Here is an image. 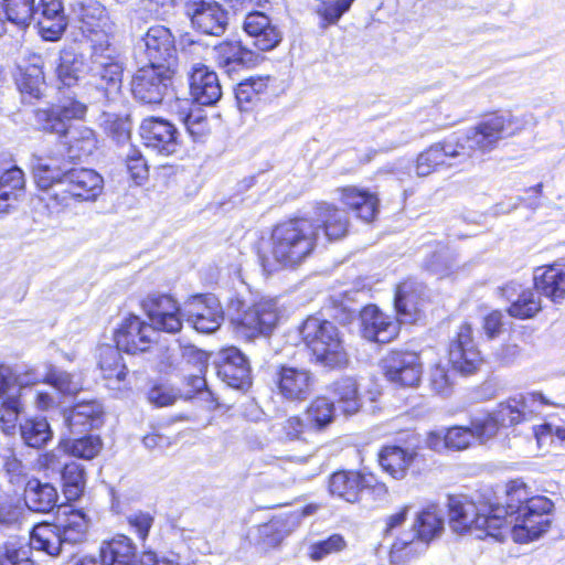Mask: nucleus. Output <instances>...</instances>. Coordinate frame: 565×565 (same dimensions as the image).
<instances>
[{"label": "nucleus", "mask_w": 565, "mask_h": 565, "mask_svg": "<svg viewBox=\"0 0 565 565\" xmlns=\"http://www.w3.org/2000/svg\"><path fill=\"white\" fill-rule=\"evenodd\" d=\"M87 114L88 105L76 96H66L33 111L35 129L55 136L60 148L35 156L31 168L39 207L47 216L64 213L72 204L95 202L104 191V178L95 169L64 167L85 161L98 149V136L93 128L72 125L85 121Z\"/></svg>", "instance_id": "nucleus-1"}, {"label": "nucleus", "mask_w": 565, "mask_h": 565, "mask_svg": "<svg viewBox=\"0 0 565 565\" xmlns=\"http://www.w3.org/2000/svg\"><path fill=\"white\" fill-rule=\"evenodd\" d=\"M313 216L292 214L257 235L253 252L265 273L299 268L316 254L320 233L327 242L334 243L351 232L352 223L347 211L333 202L316 201Z\"/></svg>", "instance_id": "nucleus-2"}, {"label": "nucleus", "mask_w": 565, "mask_h": 565, "mask_svg": "<svg viewBox=\"0 0 565 565\" xmlns=\"http://www.w3.org/2000/svg\"><path fill=\"white\" fill-rule=\"evenodd\" d=\"M554 502L545 495L532 494L530 486L522 479L507 481L501 515L509 521L512 540L527 544L546 534L553 523Z\"/></svg>", "instance_id": "nucleus-3"}, {"label": "nucleus", "mask_w": 565, "mask_h": 565, "mask_svg": "<svg viewBox=\"0 0 565 565\" xmlns=\"http://www.w3.org/2000/svg\"><path fill=\"white\" fill-rule=\"evenodd\" d=\"M298 339L315 363L332 370L349 365L350 358L341 330L319 313L309 315L301 321Z\"/></svg>", "instance_id": "nucleus-4"}, {"label": "nucleus", "mask_w": 565, "mask_h": 565, "mask_svg": "<svg viewBox=\"0 0 565 565\" xmlns=\"http://www.w3.org/2000/svg\"><path fill=\"white\" fill-rule=\"evenodd\" d=\"M524 128L521 118L508 109H489L467 132L458 137L467 158L486 154L497 149L502 140L519 135Z\"/></svg>", "instance_id": "nucleus-5"}, {"label": "nucleus", "mask_w": 565, "mask_h": 565, "mask_svg": "<svg viewBox=\"0 0 565 565\" xmlns=\"http://www.w3.org/2000/svg\"><path fill=\"white\" fill-rule=\"evenodd\" d=\"M501 504L489 507L488 512L476 511L473 503L454 502L449 504L448 522L458 534H472L477 539L492 537L502 541L508 533L509 521L500 514Z\"/></svg>", "instance_id": "nucleus-6"}, {"label": "nucleus", "mask_w": 565, "mask_h": 565, "mask_svg": "<svg viewBox=\"0 0 565 565\" xmlns=\"http://www.w3.org/2000/svg\"><path fill=\"white\" fill-rule=\"evenodd\" d=\"M327 488L331 497L348 503H359L365 495L380 499L388 492L386 483L366 469H338L329 476Z\"/></svg>", "instance_id": "nucleus-7"}, {"label": "nucleus", "mask_w": 565, "mask_h": 565, "mask_svg": "<svg viewBox=\"0 0 565 565\" xmlns=\"http://www.w3.org/2000/svg\"><path fill=\"white\" fill-rule=\"evenodd\" d=\"M280 310L274 299L262 298L248 306L242 305L230 323L236 334L253 340L269 335L278 326Z\"/></svg>", "instance_id": "nucleus-8"}, {"label": "nucleus", "mask_w": 565, "mask_h": 565, "mask_svg": "<svg viewBox=\"0 0 565 565\" xmlns=\"http://www.w3.org/2000/svg\"><path fill=\"white\" fill-rule=\"evenodd\" d=\"M114 347L127 355L151 353L159 345L153 326L135 312L125 315L111 332Z\"/></svg>", "instance_id": "nucleus-9"}, {"label": "nucleus", "mask_w": 565, "mask_h": 565, "mask_svg": "<svg viewBox=\"0 0 565 565\" xmlns=\"http://www.w3.org/2000/svg\"><path fill=\"white\" fill-rule=\"evenodd\" d=\"M446 356L448 366L462 377H470L480 372L486 356L475 338L473 326L462 321L449 340Z\"/></svg>", "instance_id": "nucleus-10"}, {"label": "nucleus", "mask_w": 565, "mask_h": 565, "mask_svg": "<svg viewBox=\"0 0 565 565\" xmlns=\"http://www.w3.org/2000/svg\"><path fill=\"white\" fill-rule=\"evenodd\" d=\"M387 382L396 387L417 388L422 384L424 364L420 352L407 348L391 349L380 362Z\"/></svg>", "instance_id": "nucleus-11"}, {"label": "nucleus", "mask_w": 565, "mask_h": 565, "mask_svg": "<svg viewBox=\"0 0 565 565\" xmlns=\"http://www.w3.org/2000/svg\"><path fill=\"white\" fill-rule=\"evenodd\" d=\"M178 71L147 63L138 67L130 79V90L141 104L159 105L163 102Z\"/></svg>", "instance_id": "nucleus-12"}, {"label": "nucleus", "mask_w": 565, "mask_h": 565, "mask_svg": "<svg viewBox=\"0 0 565 565\" xmlns=\"http://www.w3.org/2000/svg\"><path fill=\"white\" fill-rule=\"evenodd\" d=\"M139 306L157 333L178 334L182 331L183 309L179 300L171 294H149L140 299Z\"/></svg>", "instance_id": "nucleus-13"}, {"label": "nucleus", "mask_w": 565, "mask_h": 565, "mask_svg": "<svg viewBox=\"0 0 565 565\" xmlns=\"http://www.w3.org/2000/svg\"><path fill=\"white\" fill-rule=\"evenodd\" d=\"M273 393L282 403L298 406L306 402L315 391V376L306 367L279 364L271 379Z\"/></svg>", "instance_id": "nucleus-14"}, {"label": "nucleus", "mask_w": 565, "mask_h": 565, "mask_svg": "<svg viewBox=\"0 0 565 565\" xmlns=\"http://www.w3.org/2000/svg\"><path fill=\"white\" fill-rule=\"evenodd\" d=\"M78 22L82 34L90 42L94 52H103L110 46L116 25L105 6L95 0L81 3Z\"/></svg>", "instance_id": "nucleus-15"}, {"label": "nucleus", "mask_w": 565, "mask_h": 565, "mask_svg": "<svg viewBox=\"0 0 565 565\" xmlns=\"http://www.w3.org/2000/svg\"><path fill=\"white\" fill-rule=\"evenodd\" d=\"M359 332L370 343L386 345L395 342L402 332V326L395 318L375 303H367L359 311Z\"/></svg>", "instance_id": "nucleus-16"}, {"label": "nucleus", "mask_w": 565, "mask_h": 565, "mask_svg": "<svg viewBox=\"0 0 565 565\" xmlns=\"http://www.w3.org/2000/svg\"><path fill=\"white\" fill-rule=\"evenodd\" d=\"M524 420V411L508 401L500 403L494 411L472 418L469 427L475 443L483 445L494 439L503 428L514 427Z\"/></svg>", "instance_id": "nucleus-17"}, {"label": "nucleus", "mask_w": 565, "mask_h": 565, "mask_svg": "<svg viewBox=\"0 0 565 565\" xmlns=\"http://www.w3.org/2000/svg\"><path fill=\"white\" fill-rule=\"evenodd\" d=\"M142 145L162 157H172L182 148V139L178 128L169 120L148 116L139 126Z\"/></svg>", "instance_id": "nucleus-18"}, {"label": "nucleus", "mask_w": 565, "mask_h": 565, "mask_svg": "<svg viewBox=\"0 0 565 565\" xmlns=\"http://www.w3.org/2000/svg\"><path fill=\"white\" fill-rule=\"evenodd\" d=\"M393 310L397 321L415 326L425 318L427 298L423 286L413 278H404L394 286Z\"/></svg>", "instance_id": "nucleus-19"}, {"label": "nucleus", "mask_w": 565, "mask_h": 565, "mask_svg": "<svg viewBox=\"0 0 565 565\" xmlns=\"http://www.w3.org/2000/svg\"><path fill=\"white\" fill-rule=\"evenodd\" d=\"M277 78L270 74H255L245 77L235 86L234 94L238 107L249 111L259 105L271 102L278 95Z\"/></svg>", "instance_id": "nucleus-20"}, {"label": "nucleus", "mask_w": 565, "mask_h": 565, "mask_svg": "<svg viewBox=\"0 0 565 565\" xmlns=\"http://www.w3.org/2000/svg\"><path fill=\"white\" fill-rule=\"evenodd\" d=\"M216 374L230 387L248 390L252 385V369L248 359L236 347H225L218 352Z\"/></svg>", "instance_id": "nucleus-21"}, {"label": "nucleus", "mask_w": 565, "mask_h": 565, "mask_svg": "<svg viewBox=\"0 0 565 565\" xmlns=\"http://www.w3.org/2000/svg\"><path fill=\"white\" fill-rule=\"evenodd\" d=\"M216 66L226 74L256 67L263 57L241 40L225 39L213 47Z\"/></svg>", "instance_id": "nucleus-22"}, {"label": "nucleus", "mask_w": 565, "mask_h": 565, "mask_svg": "<svg viewBox=\"0 0 565 565\" xmlns=\"http://www.w3.org/2000/svg\"><path fill=\"white\" fill-rule=\"evenodd\" d=\"M145 55L147 63L169 66L178 71V53L175 40L169 28L164 25L150 26L145 36Z\"/></svg>", "instance_id": "nucleus-23"}, {"label": "nucleus", "mask_w": 565, "mask_h": 565, "mask_svg": "<svg viewBox=\"0 0 565 565\" xmlns=\"http://www.w3.org/2000/svg\"><path fill=\"white\" fill-rule=\"evenodd\" d=\"M339 201L348 212L365 224H373L380 212V196L376 192L355 185H342L337 189Z\"/></svg>", "instance_id": "nucleus-24"}, {"label": "nucleus", "mask_w": 565, "mask_h": 565, "mask_svg": "<svg viewBox=\"0 0 565 565\" xmlns=\"http://www.w3.org/2000/svg\"><path fill=\"white\" fill-rule=\"evenodd\" d=\"M188 14L195 30L220 36L227 26V11L214 0H195L188 6Z\"/></svg>", "instance_id": "nucleus-25"}, {"label": "nucleus", "mask_w": 565, "mask_h": 565, "mask_svg": "<svg viewBox=\"0 0 565 565\" xmlns=\"http://www.w3.org/2000/svg\"><path fill=\"white\" fill-rule=\"evenodd\" d=\"M456 158H467L458 138L455 141L444 139L434 142L418 153L415 161L416 173L420 177L429 175L450 166L449 160Z\"/></svg>", "instance_id": "nucleus-26"}, {"label": "nucleus", "mask_w": 565, "mask_h": 565, "mask_svg": "<svg viewBox=\"0 0 565 565\" xmlns=\"http://www.w3.org/2000/svg\"><path fill=\"white\" fill-rule=\"evenodd\" d=\"M189 92L199 105L213 106L222 97V86L215 71L198 63L189 73Z\"/></svg>", "instance_id": "nucleus-27"}, {"label": "nucleus", "mask_w": 565, "mask_h": 565, "mask_svg": "<svg viewBox=\"0 0 565 565\" xmlns=\"http://www.w3.org/2000/svg\"><path fill=\"white\" fill-rule=\"evenodd\" d=\"M503 296L510 301L507 313L519 320L534 318L542 310L540 295L534 288L510 282L502 287Z\"/></svg>", "instance_id": "nucleus-28"}, {"label": "nucleus", "mask_w": 565, "mask_h": 565, "mask_svg": "<svg viewBox=\"0 0 565 565\" xmlns=\"http://www.w3.org/2000/svg\"><path fill=\"white\" fill-rule=\"evenodd\" d=\"M243 30L253 39V45L259 52L274 50L282 39L271 19L260 11H252L246 14Z\"/></svg>", "instance_id": "nucleus-29"}, {"label": "nucleus", "mask_w": 565, "mask_h": 565, "mask_svg": "<svg viewBox=\"0 0 565 565\" xmlns=\"http://www.w3.org/2000/svg\"><path fill=\"white\" fill-rule=\"evenodd\" d=\"M121 353L115 347L100 349L98 369L109 388L118 392H130L129 370Z\"/></svg>", "instance_id": "nucleus-30"}, {"label": "nucleus", "mask_w": 565, "mask_h": 565, "mask_svg": "<svg viewBox=\"0 0 565 565\" xmlns=\"http://www.w3.org/2000/svg\"><path fill=\"white\" fill-rule=\"evenodd\" d=\"M223 320L224 311L218 300L206 295H199L193 299L188 321L196 331L214 332L221 327Z\"/></svg>", "instance_id": "nucleus-31"}, {"label": "nucleus", "mask_w": 565, "mask_h": 565, "mask_svg": "<svg viewBox=\"0 0 565 565\" xmlns=\"http://www.w3.org/2000/svg\"><path fill=\"white\" fill-rule=\"evenodd\" d=\"M533 288L552 302H562L565 299V269L556 262L536 267Z\"/></svg>", "instance_id": "nucleus-32"}, {"label": "nucleus", "mask_w": 565, "mask_h": 565, "mask_svg": "<svg viewBox=\"0 0 565 565\" xmlns=\"http://www.w3.org/2000/svg\"><path fill=\"white\" fill-rule=\"evenodd\" d=\"M418 454L415 448L385 444L377 451V462L382 470L394 479H403L415 466Z\"/></svg>", "instance_id": "nucleus-33"}, {"label": "nucleus", "mask_w": 565, "mask_h": 565, "mask_svg": "<svg viewBox=\"0 0 565 565\" xmlns=\"http://www.w3.org/2000/svg\"><path fill=\"white\" fill-rule=\"evenodd\" d=\"M292 514L273 516L257 527V546L265 553L279 548L284 540L295 530L297 523L291 521Z\"/></svg>", "instance_id": "nucleus-34"}, {"label": "nucleus", "mask_w": 565, "mask_h": 565, "mask_svg": "<svg viewBox=\"0 0 565 565\" xmlns=\"http://www.w3.org/2000/svg\"><path fill=\"white\" fill-rule=\"evenodd\" d=\"M39 32L46 41L61 39L67 26L62 0H40Z\"/></svg>", "instance_id": "nucleus-35"}, {"label": "nucleus", "mask_w": 565, "mask_h": 565, "mask_svg": "<svg viewBox=\"0 0 565 565\" xmlns=\"http://www.w3.org/2000/svg\"><path fill=\"white\" fill-rule=\"evenodd\" d=\"M56 520L65 543L77 544L86 540L89 518L82 509L62 505L56 513Z\"/></svg>", "instance_id": "nucleus-36"}, {"label": "nucleus", "mask_w": 565, "mask_h": 565, "mask_svg": "<svg viewBox=\"0 0 565 565\" xmlns=\"http://www.w3.org/2000/svg\"><path fill=\"white\" fill-rule=\"evenodd\" d=\"M99 559L103 565H137V547L130 537L117 534L102 543Z\"/></svg>", "instance_id": "nucleus-37"}, {"label": "nucleus", "mask_w": 565, "mask_h": 565, "mask_svg": "<svg viewBox=\"0 0 565 565\" xmlns=\"http://www.w3.org/2000/svg\"><path fill=\"white\" fill-rule=\"evenodd\" d=\"M26 179L18 166L6 169L0 174V214L8 213L24 196Z\"/></svg>", "instance_id": "nucleus-38"}, {"label": "nucleus", "mask_w": 565, "mask_h": 565, "mask_svg": "<svg viewBox=\"0 0 565 565\" xmlns=\"http://www.w3.org/2000/svg\"><path fill=\"white\" fill-rule=\"evenodd\" d=\"M329 392L335 408L338 407L344 416H352L361 409L362 395L354 379L345 376L333 381Z\"/></svg>", "instance_id": "nucleus-39"}, {"label": "nucleus", "mask_w": 565, "mask_h": 565, "mask_svg": "<svg viewBox=\"0 0 565 565\" xmlns=\"http://www.w3.org/2000/svg\"><path fill=\"white\" fill-rule=\"evenodd\" d=\"M23 495L29 509L39 513L52 511L58 501L56 488L49 482H42L38 478H30L26 481Z\"/></svg>", "instance_id": "nucleus-40"}, {"label": "nucleus", "mask_w": 565, "mask_h": 565, "mask_svg": "<svg viewBox=\"0 0 565 565\" xmlns=\"http://www.w3.org/2000/svg\"><path fill=\"white\" fill-rule=\"evenodd\" d=\"M303 414L311 430L323 433L334 423L337 408L331 398L317 395L306 405Z\"/></svg>", "instance_id": "nucleus-41"}, {"label": "nucleus", "mask_w": 565, "mask_h": 565, "mask_svg": "<svg viewBox=\"0 0 565 565\" xmlns=\"http://www.w3.org/2000/svg\"><path fill=\"white\" fill-rule=\"evenodd\" d=\"M64 543L56 523L40 522L30 532V546L51 556L58 555Z\"/></svg>", "instance_id": "nucleus-42"}, {"label": "nucleus", "mask_w": 565, "mask_h": 565, "mask_svg": "<svg viewBox=\"0 0 565 565\" xmlns=\"http://www.w3.org/2000/svg\"><path fill=\"white\" fill-rule=\"evenodd\" d=\"M104 422V411L94 402L75 404L67 416V425L72 431L83 433L99 427Z\"/></svg>", "instance_id": "nucleus-43"}, {"label": "nucleus", "mask_w": 565, "mask_h": 565, "mask_svg": "<svg viewBox=\"0 0 565 565\" xmlns=\"http://www.w3.org/2000/svg\"><path fill=\"white\" fill-rule=\"evenodd\" d=\"M35 0H0V35L7 30V23L26 26L33 20Z\"/></svg>", "instance_id": "nucleus-44"}, {"label": "nucleus", "mask_w": 565, "mask_h": 565, "mask_svg": "<svg viewBox=\"0 0 565 565\" xmlns=\"http://www.w3.org/2000/svg\"><path fill=\"white\" fill-rule=\"evenodd\" d=\"M86 481V471L81 463L70 461L61 468V489L67 502H76L83 497Z\"/></svg>", "instance_id": "nucleus-45"}, {"label": "nucleus", "mask_w": 565, "mask_h": 565, "mask_svg": "<svg viewBox=\"0 0 565 565\" xmlns=\"http://www.w3.org/2000/svg\"><path fill=\"white\" fill-rule=\"evenodd\" d=\"M124 71L125 67L122 63L114 60L100 65V68L96 74L95 86L97 90L103 93L106 99H114L120 94Z\"/></svg>", "instance_id": "nucleus-46"}, {"label": "nucleus", "mask_w": 565, "mask_h": 565, "mask_svg": "<svg viewBox=\"0 0 565 565\" xmlns=\"http://www.w3.org/2000/svg\"><path fill=\"white\" fill-rule=\"evenodd\" d=\"M426 548L414 535L408 539L396 537L390 545L387 559L390 565H412L420 558Z\"/></svg>", "instance_id": "nucleus-47"}, {"label": "nucleus", "mask_w": 565, "mask_h": 565, "mask_svg": "<svg viewBox=\"0 0 565 565\" xmlns=\"http://www.w3.org/2000/svg\"><path fill=\"white\" fill-rule=\"evenodd\" d=\"M427 441L437 450L441 446L449 450H463L476 444L469 425L449 427L444 434L431 433Z\"/></svg>", "instance_id": "nucleus-48"}, {"label": "nucleus", "mask_w": 565, "mask_h": 565, "mask_svg": "<svg viewBox=\"0 0 565 565\" xmlns=\"http://www.w3.org/2000/svg\"><path fill=\"white\" fill-rule=\"evenodd\" d=\"M19 431L23 443L35 449L44 447L53 436L46 418L40 416L25 418L19 425Z\"/></svg>", "instance_id": "nucleus-49"}, {"label": "nucleus", "mask_w": 565, "mask_h": 565, "mask_svg": "<svg viewBox=\"0 0 565 565\" xmlns=\"http://www.w3.org/2000/svg\"><path fill=\"white\" fill-rule=\"evenodd\" d=\"M444 521L439 512L433 508H425L418 512L414 523V536L426 547L443 531Z\"/></svg>", "instance_id": "nucleus-50"}, {"label": "nucleus", "mask_w": 565, "mask_h": 565, "mask_svg": "<svg viewBox=\"0 0 565 565\" xmlns=\"http://www.w3.org/2000/svg\"><path fill=\"white\" fill-rule=\"evenodd\" d=\"M58 447L70 457L92 460L100 452L103 441L97 435H84L78 438H66L60 443Z\"/></svg>", "instance_id": "nucleus-51"}, {"label": "nucleus", "mask_w": 565, "mask_h": 565, "mask_svg": "<svg viewBox=\"0 0 565 565\" xmlns=\"http://www.w3.org/2000/svg\"><path fill=\"white\" fill-rule=\"evenodd\" d=\"M128 180L135 185H143L150 177V164L142 150L131 146L122 159Z\"/></svg>", "instance_id": "nucleus-52"}, {"label": "nucleus", "mask_w": 565, "mask_h": 565, "mask_svg": "<svg viewBox=\"0 0 565 565\" xmlns=\"http://www.w3.org/2000/svg\"><path fill=\"white\" fill-rule=\"evenodd\" d=\"M84 65L83 56L73 50L65 49L60 52L55 73L64 86H73L79 78Z\"/></svg>", "instance_id": "nucleus-53"}, {"label": "nucleus", "mask_w": 565, "mask_h": 565, "mask_svg": "<svg viewBox=\"0 0 565 565\" xmlns=\"http://www.w3.org/2000/svg\"><path fill=\"white\" fill-rule=\"evenodd\" d=\"M355 0H318L315 13L321 29L337 25L341 18L351 10Z\"/></svg>", "instance_id": "nucleus-54"}, {"label": "nucleus", "mask_w": 565, "mask_h": 565, "mask_svg": "<svg viewBox=\"0 0 565 565\" xmlns=\"http://www.w3.org/2000/svg\"><path fill=\"white\" fill-rule=\"evenodd\" d=\"M177 117L185 126L186 131L194 141H201L211 132V125L204 111L194 107L189 110L178 109Z\"/></svg>", "instance_id": "nucleus-55"}, {"label": "nucleus", "mask_w": 565, "mask_h": 565, "mask_svg": "<svg viewBox=\"0 0 565 565\" xmlns=\"http://www.w3.org/2000/svg\"><path fill=\"white\" fill-rule=\"evenodd\" d=\"M24 409L20 395L4 397L0 403V429L11 435L14 433L19 417Z\"/></svg>", "instance_id": "nucleus-56"}, {"label": "nucleus", "mask_w": 565, "mask_h": 565, "mask_svg": "<svg viewBox=\"0 0 565 565\" xmlns=\"http://www.w3.org/2000/svg\"><path fill=\"white\" fill-rule=\"evenodd\" d=\"M348 543L340 533H333L324 540L317 541L309 546L308 556L313 562H319L324 557L344 551Z\"/></svg>", "instance_id": "nucleus-57"}, {"label": "nucleus", "mask_w": 565, "mask_h": 565, "mask_svg": "<svg viewBox=\"0 0 565 565\" xmlns=\"http://www.w3.org/2000/svg\"><path fill=\"white\" fill-rule=\"evenodd\" d=\"M44 84V72L42 66L31 64L26 66L17 79L18 88L21 93L39 98L41 87Z\"/></svg>", "instance_id": "nucleus-58"}, {"label": "nucleus", "mask_w": 565, "mask_h": 565, "mask_svg": "<svg viewBox=\"0 0 565 565\" xmlns=\"http://www.w3.org/2000/svg\"><path fill=\"white\" fill-rule=\"evenodd\" d=\"M24 509L18 497L11 493L0 495V525L13 526L23 519Z\"/></svg>", "instance_id": "nucleus-59"}, {"label": "nucleus", "mask_w": 565, "mask_h": 565, "mask_svg": "<svg viewBox=\"0 0 565 565\" xmlns=\"http://www.w3.org/2000/svg\"><path fill=\"white\" fill-rule=\"evenodd\" d=\"M147 399L156 407H168L180 398L178 391L171 385L161 381H154L147 391Z\"/></svg>", "instance_id": "nucleus-60"}, {"label": "nucleus", "mask_w": 565, "mask_h": 565, "mask_svg": "<svg viewBox=\"0 0 565 565\" xmlns=\"http://www.w3.org/2000/svg\"><path fill=\"white\" fill-rule=\"evenodd\" d=\"M428 383L430 390L440 396L449 395L454 388L450 371L441 363H435L430 366Z\"/></svg>", "instance_id": "nucleus-61"}, {"label": "nucleus", "mask_w": 565, "mask_h": 565, "mask_svg": "<svg viewBox=\"0 0 565 565\" xmlns=\"http://www.w3.org/2000/svg\"><path fill=\"white\" fill-rule=\"evenodd\" d=\"M309 429L308 420L303 419L299 414H294L280 423L279 433L284 440L302 441Z\"/></svg>", "instance_id": "nucleus-62"}, {"label": "nucleus", "mask_w": 565, "mask_h": 565, "mask_svg": "<svg viewBox=\"0 0 565 565\" xmlns=\"http://www.w3.org/2000/svg\"><path fill=\"white\" fill-rule=\"evenodd\" d=\"M32 550L29 543L6 544L1 553L0 562H7L13 565H36L32 558Z\"/></svg>", "instance_id": "nucleus-63"}, {"label": "nucleus", "mask_w": 565, "mask_h": 565, "mask_svg": "<svg viewBox=\"0 0 565 565\" xmlns=\"http://www.w3.org/2000/svg\"><path fill=\"white\" fill-rule=\"evenodd\" d=\"M105 131L116 142L125 143L131 138V121L127 116L114 115L105 120Z\"/></svg>", "instance_id": "nucleus-64"}]
</instances>
